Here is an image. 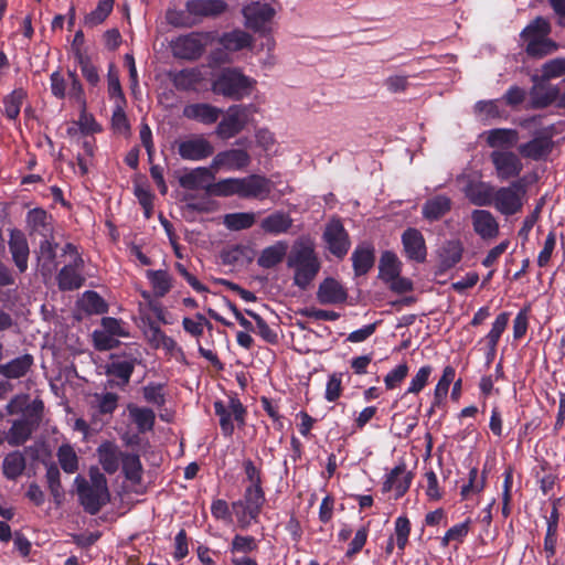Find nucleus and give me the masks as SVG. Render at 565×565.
<instances>
[{"mask_svg":"<svg viewBox=\"0 0 565 565\" xmlns=\"http://www.w3.org/2000/svg\"><path fill=\"white\" fill-rule=\"evenodd\" d=\"M531 79L533 85L529 94L532 108L543 109L556 102L561 93L557 85H553L547 81L541 79L539 75H533Z\"/></svg>","mask_w":565,"mask_h":565,"instance_id":"ddd939ff","label":"nucleus"},{"mask_svg":"<svg viewBox=\"0 0 565 565\" xmlns=\"http://www.w3.org/2000/svg\"><path fill=\"white\" fill-rule=\"evenodd\" d=\"M292 218L285 212H274L262 220L260 228L268 234L279 235L287 233L292 226Z\"/></svg>","mask_w":565,"mask_h":565,"instance_id":"473e14b6","label":"nucleus"},{"mask_svg":"<svg viewBox=\"0 0 565 565\" xmlns=\"http://www.w3.org/2000/svg\"><path fill=\"white\" fill-rule=\"evenodd\" d=\"M348 298L345 288L334 278H326L319 285L317 299L321 305L343 303Z\"/></svg>","mask_w":565,"mask_h":565,"instance_id":"aec40b11","label":"nucleus"},{"mask_svg":"<svg viewBox=\"0 0 565 565\" xmlns=\"http://www.w3.org/2000/svg\"><path fill=\"white\" fill-rule=\"evenodd\" d=\"M470 223L477 236L483 241H493L500 234V225L492 212L482 209L472 210Z\"/></svg>","mask_w":565,"mask_h":565,"instance_id":"f8f14e48","label":"nucleus"},{"mask_svg":"<svg viewBox=\"0 0 565 565\" xmlns=\"http://www.w3.org/2000/svg\"><path fill=\"white\" fill-rule=\"evenodd\" d=\"M412 481V475L406 470L405 465L396 466L387 476L384 482V491L394 490L396 497H402L408 490Z\"/></svg>","mask_w":565,"mask_h":565,"instance_id":"c85d7f7f","label":"nucleus"},{"mask_svg":"<svg viewBox=\"0 0 565 565\" xmlns=\"http://www.w3.org/2000/svg\"><path fill=\"white\" fill-rule=\"evenodd\" d=\"M25 469V457L20 451L8 454L2 462V472L9 480H15Z\"/></svg>","mask_w":565,"mask_h":565,"instance_id":"4c0bfd02","label":"nucleus"},{"mask_svg":"<svg viewBox=\"0 0 565 565\" xmlns=\"http://www.w3.org/2000/svg\"><path fill=\"white\" fill-rule=\"evenodd\" d=\"M26 93L23 89H15L4 97V114L9 119H17Z\"/></svg>","mask_w":565,"mask_h":565,"instance_id":"603ef678","label":"nucleus"},{"mask_svg":"<svg viewBox=\"0 0 565 565\" xmlns=\"http://www.w3.org/2000/svg\"><path fill=\"white\" fill-rule=\"evenodd\" d=\"M525 190L521 182H512L507 186L495 189L492 204L499 213L510 216L519 213L523 207Z\"/></svg>","mask_w":565,"mask_h":565,"instance_id":"39448f33","label":"nucleus"},{"mask_svg":"<svg viewBox=\"0 0 565 565\" xmlns=\"http://www.w3.org/2000/svg\"><path fill=\"white\" fill-rule=\"evenodd\" d=\"M490 161L494 169V174L500 181H509L519 178L523 171L522 157L519 152L512 150H493Z\"/></svg>","mask_w":565,"mask_h":565,"instance_id":"0eeeda50","label":"nucleus"},{"mask_svg":"<svg viewBox=\"0 0 565 565\" xmlns=\"http://www.w3.org/2000/svg\"><path fill=\"white\" fill-rule=\"evenodd\" d=\"M404 250L409 259L424 262L426 258V246L422 233L415 228H408L402 236Z\"/></svg>","mask_w":565,"mask_h":565,"instance_id":"a878e982","label":"nucleus"},{"mask_svg":"<svg viewBox=\"0 0 565 565\" xmlns=\"http://www.w3.org/2000/svg\"><path fill=\"white\" fill-rule=\"evenodd\" d=\"M411 533V523L406 516H398L395 520L396 544L401 552L404 551Z\"/></svg>","mask_w":565,"mask_h":565,"instance_id":"e2e57ef3","label":"nucleus"},{"mask_svg":"<svg viewBox=\"0 0 565 565\" xmlns=\"http://www.w3.org/2000/svg\"><path fill=\"white\" fill-rule=\"evenodd\" d=\"M250 108L243 105L231 106L224 118L216 127V135L221 139H230L239 134L247 125Z\"/></svg>","mask_w":565,"mask_h":565,"instance_id":"1a4fd4ad","label":"nucleus"},{"mask_svg":"<svg viewBox=\"0 0 565 565\" xmlns=\"http://www.w3.org/2000/svg\"><path fill=\"white\" fill-rule=\"evenodd\" d=\"M221 114L222 109L204 103L189 104L184 106L182 111V115L185 118L196 120L205 125L214 124Z\"/></svg>","mask_w":565,"mask_h":565,"instance_id":"bb28decb","label":"nucleus"},{"mask_svg":"<svg viewBox=\"0 0 565 565\" xmlns=\"http://www.w3.org/2000/svg\"><path fill=\"white\" fill-rule=\"evenodd\" d=\"M431 366L425 365L422 366L415 376L412 379L407 393L408 394H418L427 384L428 379L431 374Z\"/></svg>","mask_w":565,"mask_h":565,"instance_id":"69168bd1","label":"nucleus"},{"mask_svg":"<svg viewBox=\"0 0 565 565\" xmlns=\"http://www.w3.org/2000/svg\"><path fill=\"white\" fill-rule=\"evenodd\" d=\"M256 81L244 75L237 68H226L213 82L212 89L215 94L241 100L250 95Z\"/></svg>","mask_w":565,"mask_h":565,"instance_id":"7ed1b4c3","label":"nucleus"},{"mask_svg":"<svg viewBox=\"0 0 565 565\" xmlns=\"http://www.w3.org/2000/svg\"><path fill=\"white\" fill-rule=\"evenodd\" d=\"M185 9L191 15L209 18L217 17L225 12L227 4L223 0H188Z\"/></svg>","mask_w":565,"mask_h":565,"instance_id":"b1692460","label":"nucleus"},{"mask_svg":"<svg viewBox=\"0 0 565 565\" xmlns=\"http://www.w3.org/2000/svg\"><path fill=\"white\" fill-rule=\"evenodd\" d=\"M554 147L552 136L548 134L537 135L527 142L518 146L519 154L524 159L543 161L548 158Z\"/></svg>","mask_w":565,"mask_h":565,"instance_id":"2eb2a0df","label":"nucleus"},{"mask_svg":"<svg viewBox=\"0 0 565 565\" xmlns=\"http://www.w3.org/2000/svg\"><path fill=\"white\" fill-rule=\"evenodd\" d=\"M137 359H118L109 365V374L120 379L124 383H128L135 369Z\"/></svg>","mask_w":565,"mask_h":565,"instance_id":"864d4df0","label":"nucleus"},{"mask_svg":"<svg viewBox=\"0 0 565 565\" xmlns=\"http://www.w3.org/2000/svg\"><path fill=\"white\" fill-rule=\"evenodd\" d=\"M470 531V520L456 524L450 527L441 539L443 546H447L450 542L461 543Z\"/></svg>","mask_w":565,"mask_h":565,"instance_id":"13d9d810","label":"nucleus"},{"mask_svg":"<svg viewBox=\"0 0 565 565\" xmlns=\"http://www.w3.org/2000/svg\"><path fill=\"white\" fill-rule=\"evenodd\" d=\"M475 110L482 119L501 118L504 116V110L500 107L499 99L480 100L476 104Z\"/></svg>","mask_w":565,"mask_h":565,"instance_id":"4d7b16f0","label":"nucleus"},{"mask_svg":"<svg viewBox=\"0 0 565 565\" xmlns=\"http://www.w3.org/2000/svg\"><path fill=\"white\" fill-rule=\"evenodd\" d=\"M120 463L122 465V471L125 473V477L129 481L135 483L141 481L142 466L138 455L124 452Z\"/></svg>","mask_w":565,"mask_h":565,"instance_id":"49530a36","label":"nucleus"},{"mask_svg":"<svg viewBox=\"0 0 565 565\" xmlns=\"http://www.w3.org/2000/svg\"><path fill=\"white\" fill-rule=\"evenodd\" d=\"M256 222V214L253 212H238L224 215L223 224L230 231H242L250 228Z\"/></svg>","mask_w":565,"mask_h":565,"instance_id":"79ce46f5","label":"nucleus"},{"mask_svg":"<svg viewBox=\"0 0 565 565\" xmlns=\"http://www.w3.org/2000/svg\"><path fill=\"white\" fill-rule=\"evenodd\" d=\"M26 223L31 234H38L43 239L53 238V217L42 209H33L28 212Z\"/></svg>","mask_w":565,"mask_h":565,"instance_id":"412c9836","label":"nucleus"},{"mask_svg":"<svg viewBox=\"0 0 565 565\" xmlns=\"http://www.w3.org/2000/svg\"><path fill=\"white\" fill-rule=\"evenodd\" d=\"M287 252V242L278 241L262 250L259 257L257 258V264L262 268H273L286 257Z\"/></svg>","mask_w":565,"mask_h":565,"instance_id":"72a5a7b5","label":"nucleus"},{"mask_svg":"<svg viewBox=\"0 0 565 565\" xmlns=\"http://www.w3.org/2000/svg\"><path fill=\"white\" fill-rule=\"evenodd\" d=\"M462 256V248L459 243L448 242L443 252V264L446 267H451L460 262Z\"/></svg>","mask_w":565,"mask_h":565,"instance_id":"338daca9","label":"nucleus"},{"mask_svg":"<svg viewBox=\"0 0 565 565\" xmlns=\"http://www.w3.org/2000/svg\"><path fill=\"white\" fill-rule=\"evenodd\" d=\"M287 267L294 271V285L305 290L317 277L321 262L308 238L296 241L287 256Z\"/></svg>","mask_w":565,"mask_h":565,"instance_id":"f257e3e1","label":"nucleus"},{"mask_svg":"<svg viewBox=\"0 0 565 565\" xmlns=\"http://www.w3.org/2000/svg\"><path fill=\"white\" fill-rule=\"evenodd\" d=\"M57 459L62 469L67 473H74L78 469L77 455L70 445H62L58 448Z\"/></svg>","mask_w":565,"mask_h":565,"instance_id":"5fc2aeb1","label":"nucleus"},{"mask_svg":"<svg viewBox=\"0 0 565 565\" xmlns=\"http://www.w3.org/2000/svg\"><path fill=\"white\" fill-rule=\"evenodd\" d=\"M323 241L329 252L339 258L347 255L351 245L349 235L343 224L338 218H332L327 223L323 232Z\"/></svg>","mask_w":565,"mask_h":565,"instance_id":"9b49d317","label":"nucleus"},{"mask_svg":"<svg viewBox=\"0 0 565 565\" xmlns=\"http://www.w3.org/2000/svg\"><path fill=\"white\" fill-rule=\"evenodd\" d=\"M118 406L116 393H96L89 399V411L94 418L103 415H111Z\"/></svg>","mask_w":565,"mask_h":565,"instance_id":"7c9ffc66","label":"nucleus"},{"mask_svg":"<svg viewBox=\"0 0 565 565\" xmlns=\"http://www.w3.org/2000/svg\"><path fill=\"white\" fill-rule=\"evenodd\" d=\"M486 142L493 150H511L519 139L520 135L516 129L494 128L484 132Z\"/></svg>","mask_w":565,"mask_h":565,"instance_id":"5701e85b","label":"nucleus"},{"mask_svg":"<svg viewBox=\"0 0 565 565\" xmlns=\"http://www.w3.org/2000/svg\"><path fill=\"white\" fill-rule=\"evenodd\" d=\"M173 85L178 89L188 90L200 82V72L195 68H185L171 75Z\"/></svg>","mask_w":565,"mask_h":565,"instance_id":"09e8293b","label":"nucleus"},{"mask_svg":"<svg viewBox=\"0 0 565 565\" xmlns=\"http://www.w3.org/2000/svg\"><path fill=\"white\" fill-rule=\"evenodd\" d=\"M401 262L397 256L392 252H385L380 259V276L387 282L390 279L401 274Z\"/></svg>","mask_w":565,"mask_h":565,"instance_id":"c03bdc74","label":"nucleus"},{"mask_svg":"<svg viewBox=\"0 0 565 565\" xmlns=\"http://www.w3.org/2000/svg\"><path fill=\"white\" fill-rule=\"evenodd\" d=\"M9 250L20 273L28 269L30 248L25 235L19 230L10 231Z\"/></svg>","mask_w":565,"mask_h":565,"instance_id":"6ab92c4d","label":"nucleus"},{"mask_svg":"<svg viewBox=\"0 0 565 565\" xmlns=\"http://www.w3.org/2000/svg\"><path fill=\"white\" fill-rule=\"evenodd\" d=\"M250 162L249 154L242 149H230L218 152L211 164L212 169L220 170H239L247 167Z\"/></svg>","mask_w":565,"mask_h":565,"instance_id":"f3484780","label":"nucleus"},{"mask_svg":"<svg viewBox=\"0 0 565 565\" xmlns=\"http://www.w3.org/2000/svg\"><path fill=\"white\" fill-rule=\"evenodd\" d=\"M204 36L199 33H190L179 36L172 42V53L178 58L196 60L204 52Z\"/></svg>","mask_w":565,"mask_h":565,"instance_id":"4468645a","label":"nucleus"},{"mask_svg":"<svg viewBox=\"0 0 565 565\" xmlns=\"http://www.w3.org/2000/svg\"><path fill=\"white\" fill-rule=\"evenodd\" d=\"M551 31L550 21L543 17H536L522 30L520 38L525 45L533 44L536 41L550 38Z\"/></svg>","mask_w":565,"mask_h":565,"instance_id":"c756f323","label":"nucleus"},{"mask_svg":"<svg viewBox=\"0 0 565 565\" xmlns=\"http://www.w3.org/2000/svg\"><path fill=\"white\" fill-rule=\"evenodd\" d=\"M149 278L156 296L163 297L171 289V278L164 270H148Z\"/></svg>","mask_w":565,"mask_h":565,"instance_id":"3c124183","label":"nucleus"},{"mask_svg":"<svg viewBox=\"0 0 565 565\" xmlns=\"http://www.w3.org/2000/svg\"><path fill=\"white\" fill-rule=\"evenodd\" d=\"M355 275L366 274L374 265V249L369 245H359L352 254Z\"/></svg>","mask_w":565,"mask_h":565,"instance_id":"e433bc0d","label":"nucleus"},{"mask_svg":"<svg viewBox=\"0 0 565 565\" xmlns=\"http://www.w3.org/2000/svg\"><path fill=\"white\" fill-rule=\"evenodd\" d=\"M465 196L477 206H490L494 194V186L487 182L470 181L463 188Z\"/></svg>","mask_w":565,"mask_h":565,"instance_id":"393cba45","label":"nucleus"},{"mask_svg":"<svg viewBox=\"0 0 565 565\" xmlns=\"http://www.w3.org/2000/svg\"><path fill=\"white\" fill-rule=\"evenodd\" d=\"M214 411L220 418V426L225 436H232L234 420L238 424L244 423L245 408L237 398H230L226 404L222 401L214 402Z\"/></svg>","mask_w":565,"mask_h":565,"instance_id":"9d476101","label":"nucleus"},{"mask_svg":"<svg viewBox=\"0 0 565 565\" xmlns=\"http://www.w3.org/2000/svg\"><path fill=\"white\" fill-rule=\"evenodd\" d=\"M34 426V423L26 419L15 420L8 433V443L11 446L24 444L30 438Z\"/></svg>","mask_w":565,"mask_h":565,"instance_id":"58836bf2","label":"nucleus"},{"mask_svg":"<svg viewBox=\"0 0 565 565\" xmlns=\"http://www.w3.org/2000/svg\"><path fill=\"white\" fill-rule=\"evenodd\" d=\"M56 248L57 244L53 242V238L42 239L35 252L38 269L44 278H50L57 268Z\"/></svg>","mask_w":565,"mask_h":565,"instance_id":"a211bd4d","label":"nucleus"},{"mask_svg":"<svg viewBox=\"0 0 565 565\" xmlns=\"http://www.w3.org/2000/svg\"><path fill=\"white\" fill-rule=\"evenodd\" d=\"M408 374V365L402 363L393 369L384 377V383L387 390H393L398 386Z\"/></svg>","mask_w":565,"mask_h":565,"instance_id":"774afa93","label":"nucleus"},{"mask_svg":"<svg viewBox=\"0 0 565 565\" xmlns=\"http://www.w3.org/2000/svg\"><path fill=\"white\" fill-rule=\"evenodd\" d=\"M83 307L90 313H103L107 310V306L103 298L95 291H86L82 298Z\"/></svg>","mask_w":565,"mask_h":565,"instance_id":"680f3d73","label":"nucleus"},{"mask_svg":"<svg viewBox=\"0 0 565 565\" xmlns=\"http://www.w3.org/2000/svg\"><path fill=\"white\" fill-rule=\"evenodd\" d=\"M241 198L265 200L271 192L273 183L269 179L258 174L239 178Z\"/></svg>","mask_w":565,"mask_h":565,"instance_id":"dca6fc26","label":"nucleus"},{"mask_svg":"<svg viewBox=\"0 0 565 565\" xmlns=\"http://www.w3.org/2000/svg\"><path fill=\"white\" fill-rule=\"evenodd\" d=\"M33 362L34 359L31 354H23L8 363L0 364V374L7 379H20L29 372Z\"/></svg>","mask_w":565,"mask_h":565,"instance_id":"f704fd0d","label":"nucleus"},{"mask_svg":"<svg viewBox=\"0 0 565 565\" xmlns=\"http://www.w3.org/2000/svg\"><path fill=\"white\" fill-rule=\"evenodd\" d=\"M455 374L456 372L452 366H446L444 369L443 375L435 387L434 402L431 405L430 413L433 412L434 407L439 406L446 398L449 391V386L455 379Z\"/></svg>","mask_w":565,"mask_h":565,"instance_id":"a18cd8bd","label":"nucleus"},{"mask_svg":"<svg viewBox=\"0 0 565 565\" xmlns=\"http://www.w3.org/2000/svg\"><path fill=\"white\" fill-rule=\"evenodd\" d=\"M214 180L213 173L210 169L199 167L192 169L179 178V183L183 189L186 190H200L207 189L211 185L210 182Z\"/></svg>","mask_w":565,"mask_h":565,"instance_id":"cd10ccee","label":"nucleus"},{"mask_svg":"<svg viewBox=\"0 0 565 565\" xmlns=\"http://www.w3.org/2000/svg\"><path fill=\"white\" fill-rule=\"evenodd\" d=\"M60 476H61L60 470L56 466L51 465L47 467V469H46L47 486H49V489H50L56 503H60L64 495V492H63V489L61 486V481H60Z\"/></svg>","mask_w":565,"mask_h":565,"instance_id":"bf43d9fd","label":"nucleus"},{"mask_svg":"<svg viewBox=\"0 0 565 565\" xmlns=\"http://www.w3.org/2000/svg\"><path fill=\"white\" fill-rule=\"evenodd\" d=\"M510 315L508 312L500 313L494 322L492 323V328L489 331V333L486 335V342L487 347L489 349V352L493 355L497 350L498 342L504 332L508 322H509Z\"/></svg>","mask_w":565,"mask_h":565,"instance_id":"37998d69","label":"nucleus"},{"mask_svg":"<svg viewBox=\"0 0 565 565\" xmlns=\"http://www.w3.org/2000/svg\"><path fill=\"white\" fill-rule=\"evenodd\" d=\"M265 503L262 486H247L242 500L232 503L233 512L238 525L247 529L252 521H256Z\"/></svg>","mask_w":565,"mask_h":565,"instance_id":"20e7f679","label":"nucleus"},{"mask_svg":"<svg viewBox=\"0 0 565 565\" xmlns=\"http://www.w3.org/2000/svg\"><path fill=\"white\" fill-rule=\"evenodd\" d=\"M558 50V44L547 38L545 40H540L534 42L533 44H527L524 47L525 53L533 58H543L545 56L554 54Z\"/></svg>","mask_w":565,"mask_h":565,"instance_id":"de8ad7c7","label":"nucleus"},{"mask_svg":"<svg viewBox=\"0 0 565 565\" xmlns=\"http://www.w3.org/2000/svg\"><path fill=\"white\" fill-rule=\"evenodd\" d=\"M451 209V200L446 195H437L426 201L423 215L429 221H437Z\"/></svg>","mask_w":565,"mask_h":565,"instance_id":"c9c22d12","label":"nucleus"},{"mask_svg":"<svg viewBox=\"0 0 565 565\" xmlns=\"http://www.w3.org/2000/svg\"><path fill=\"white\" fill-rule=\"evenodd\" d=\"M246 28L254 32L267 35L271 32V21L276 15V9L265 2L254 1L242 10Z\"/></svg>","mask_w":565,"mask_h":565,"instance_id":"423d86ee","label":"nucleus"},{"mask_svg":"<svg viewBox=\"0 0 565 565\" xmlns=\"http://www.w3.org/2000/svg\"><path fill=\"white\" fill-rule=\"evenodd\" d=\"M129 416L132 422L137 425L140 433L151 430L154 425L156 415L152 409L138 407L134 405L128 406Z\"/></svg>","mask_w":565,"mask_h":565,"instance_id":"a19ab883","label":"nucleus"},{"mask_svg":"<svg viewBox=\"0 0 565 565\" xmlns=\"http://www.w3.org/2000/svg\"><path fill=\"white\" fill-rule=\"evenodd\" d=\"M96 452L105 472L113 475L119 469L124 452L115 443L108 440L102 443Z\"/></svg>","mask_w":565,"mask_h":565,"instance_id":"4be33fe9","label":"nucleus"},{"mask_svg":"<svg viewBox=\"0 0 565 565\" xmlns=\"http://www.w3.org/2000/svg\"><path fill=\"white\" fill-rule=\"evenodd\" d=\"M83 265L70 263L65 265L57 274L56 280L61 290L78 289L84 284V277L79 273Z\"/></svg>","mask_w":565,"mask_h":565,"instance_id":"2f4dec72","label":"nucleus"},{"mask_svg":"<svg viewBox=\"0 0 565 565\" xmlns=\"http://www.w3.org/2000/svg\"><path fill=\"white\" fill-rule=\"evenodd\" d=\"M245 312L255 320L256 332L268 343L277 342V333L266 323V321L254 311L246 309Z\"/></svg>","mask_w":565,"mask_h":565,"instance_id":"052dcab7","label":"nucleus"},{"mask_svg":"<svg viewBox=\"0 0 565 565\" xmlns=\"http://www.w3.org/2000/svg\"><path fill=\"white\" fill-rule=\"evenodd\" d=\"M252 43V35L242 30H234L223 34L221 38V44L224 49L233 52L249 47Z\"/></svg>","mask_w":565,"mask_h":565,"instance_id":"ea45409f","label":"nucleus"},{"mask_svg":"<svg viewBox=\"0 0 565 565\" xmlns=\"http://www.w3.org/2000/svg\"><path fill=\"white\" fill-rule=\"evenodd\" d=\"M178 154L188 161H201L214 153L213 145L203 135H190L173 143Z\"/></svg>","mask_w":565,"mask_h":565,"instance_id":"6e6552de","label":"nucleus"},{"mask_svg":"<svg viewBox=\"0 0 565 565\" xmlns=\"http://www.w3.org/2000/svg\"><path fill=\"white\" fill-rule=\"evenodd\" d=\"M108 94L110 98H115L118 102H124V93L121 89L118 72L114 64L109 65L108 68Z\"/></svg>","mask_w":565,"mask_h":565,"instance_id":"0e129e2a","label":"nucleus"},{"mask_svg":"<svg viewBox=\"0 0 565 565\" xmlns=\"http://www.w3.org/2000/svg\"><path fill=\"white\" fill-rule=\"evenodd\" d=\"M90 482L76 478L77 494L84 510L94 515L109 501L106 477L97 468L89 471Z\"/></svg>","mask_w":565,"mask_h":565,"instance_id":"f03ea898","label":"nucleus"},{"mask_svg":"<svg viewBox=\"0 0 565 565\" xmlns=\"http://www.w3.org/2000/svg\"><path fill=\"white\" fill-rule=\"evenodd\" d=\"M239 178H228L221 180L209 186V192L217 196H241Z\"/></svg>","mask_w":565,"mask_h":565,"instance_id":"8fccbe9b","label":"nucleus"},{"mask_svg":"<svg viewBox=\"0 0 565 565\" xmlns=\"http://www.w3.org/2000/svg\"><path fill=\"white\" fill-rule=\"evenodd\" d=\"M114 7V0H99L96 9L85 17L84 23L88 26H95L105 21Z\"/></svg>","mask_w":565,"mask_h":565,"instance_id":"6e6d98bb","label":"nucleus"}]
</instances>
